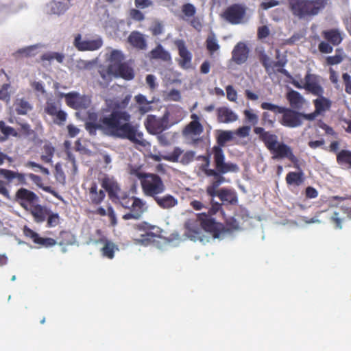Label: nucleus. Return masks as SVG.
Returning <instances> with one entry per match:
<instances>
[{
    "label": "nucleus",
    "mask_w": 351,
    "mask_h": 351,
    "mask_svg": "<svg viewBox=\"0 0 351 351\" xmlns=\"http://www.w3.org/2000/svg\"><path fill=\"white\" fill-rule=\"evenodd\" d=\"M117 199L121 206L130 210L129 213L123 215L125 220L138 219L146 210L145 202L139 197L123 195Z\"/></svg>",
    "instance_id": "7"
},
{
    "label": "nucleus",
    "mask_w": 351,
    "mask_h": 351,
    "mask_svg": "<svg viewBox=\"0 0 351 351\" xmlns=\"http://www.w3.org/2000/svg\"><path fill=\"white\" fill-rule=\"evenodd\" d=\"M47 226L49 228L55 227L60 223V217L58 213H53L51 210L47 217Z\"/></svg>",
    "instance_id": "49"
},
{
    "label": "nucleus",
    "mask_w": 351,
    "mask_h": 351,
    "mask_svg": "<svg viewBox=\"0 0 351 351\" xmlns=\"http://www.w3.org/2000/svg\"><path fill=\"white\" fill-rule=\"evenodd\" d=\"M45 111L49 115L54 117L60 110L54 103H47Z\"/></svg>",
    "instance_id": "62"
},
{
    "label": "nucleus",
    "mask_w": 351,
    "mask_h": 351,
    "mask_svg": "<svg viewBox=\"0 0 351 351\" xmlns=\"http://www.w3.org/2000/svg\"><path fill=\"white\" fill-rule=\"evenodd\" d=\"M15 199L22 208L29 210L38 203L39 197L34 192L25 188H21L15 194Z\"/></svg>",
    "instance_id": "10"
},
{
    "label": "nucleus",
    "mask_w": 351,
    "mask_h": 351,
    "mask_svg": "<svg viewBox=\"0 0 351 351\" xmlns=\"http://www.w3.org/2000/svg\"><path fill=\"white\" fill-rule=\"evenodd\" d=\"M149 56L152 59L160 60L164 62H169L171 61V54L160 44H158L150 51Z\"/></svg>",
    "instance_id": "28"
},
{
    "label": "nucleus",
    "mask_w": 351,
    "mask_h": 351,
    "mask_svg": "<svg viewBox=\"0 0 351 351\" xmlns=\"http://www.w3.org/2000/svg\"><path fill=\"white\" fill-rule=\"evenodd\" d=\"M114 75L126 80H131L134 77V72L128 63L123 62L114 69Z\"/></svg>",
    "instance_id": "26"
},
{
    "label": "nucleus",
    "mask_w": 351,
    "mask_h": 351,
    "mask_svg": "<svg viewBox=\"0 0 351 351\" xmlns=\"http://www.w3.org/2000/svg\"><path fill=\"white\" fill-rule=\"evenodd\" d=\"M32 109L31 104L24 99H17L15 110L18 114L25 115Z\"/></svg>",
    "instance_id": "40"
},
{
    "label": "nucleus",
    "mask_w": 351,
    "mask_h": 351,
    "mask_svg": "<svg viewBox=\"0 0 351 351\" xmlns=\"http://www.w3.org/2000/svg\"><path fill=\"white\" fill-rule=\"evenodd\" d=\"M247 12V7L242 3H233L228 6L221 14V17L232 25L243 23Z\"/></svg>",
    "instance_id": "8"
},
{
    "label": "nucleus",
    "mask_w": 351,
    "mask_h": 351,
    "mask_svg": "<svg viewBox=\"0 0 351 351\" xmlns=\"http://www.w3.org/2000/svg\"><path fill=\"white\" fill-rule=\"evenodd\" d=\"M135 100L136 103L140 105L139 112L141 114H145L151 110L152 108L149 106L151 101H147V98L143 95L138 94L136 95Z\"/></svg>",
    "instance_id": "42"
},
{
    "label": "nucleus",
    "mask_w": 351,
    "mask_h": 351,
    "mask_svg": "<svg viewBox=\"0 0 351 351\" xmlns=\"http://www.w3.org/2000/svg\"><path fill=\"white\" fill-rule=\"evenodd\" d=\"M153 199L158 206L164 210H170L178 204L177 198L171 194H166L162 196L157 195Z\"/></svg>",
    "instance_id": "19"
},
{
    "label": "nucleus",
    "mask_w": 351,
    "mask_h": 351,
    "mask_svg": "<svg viewBox=\"0 0 351 351\" xmlns=\"http://www.w3.org/2000/svg\"><path fill=\"white\" fill-rule=\"evenodd\" d=\"M302 112L287 108V126L296 128L302 123Z\"/></svg>",
    "instance_id": "25"
},
{
    "label": "nucleus",
    "mask_w": 351,
    "mask_h": 351,
    "mask_svg": "<svg viewBox=\"0 0 351 351\" xmlns=\"http://www.w3.org/2000/svg\"><path fill=\"white\" fill-rule=\"evenodd\" d=\"M249 56V49L242 42L237 43L232 51V60L237 64L245 63Z\"/></svg>",
    "instance_id": "16"
},
{
    "label": "nucleus",
    "mask_w": 351,
    "mask_h": 351,
    "mask_svg": "<svg viewBox=\"0 0 351 351\" xmlns=\"http://www.w3.org/2000/svg\"><path fill=\"white\" fill-rule=\"evenodd\" d=\"M182 12L186 18H191L195 16L196 8L193 4L188 3L182 6Z\"/></svg>",
    "instance_id": "50"
},
{
    "label": "nucleus",
    "mask_w": 351,
    "mask_h": 351,
    "mask_svg": "<svg viewBox=\"0 0 351 351\" xmlns=\"http://www.w3.org/2000/svg\"><path fill=\"white\" fill-rule=\"evenodd\" d=\"M322 36L334 46L339 45L343 40L340 31L335 28L323 31Z\"/></svg>",
    "instance_id": "27"
},
{
    "label": "nucleus",
    "mask_w": 351,
    "mask_h": 351,
    "mask_svg": "<svg viewBox=\"0 0 351 351\" xmlns=\"http://www.w3.org/2000/svg\"><path fill=\"white\" fill-rule=\"evenodd\" d=\"M65 101L68 106L75 110L87 109L91 100L88 96L81 95L76 92H71L65 95Z\"/></svg>",
    "instance_id": "12"
},
{
    "label": "nucleus",
    "mask_w": 351,
    "mask_h": 351,
    "mask_svg": "<svg viewBox=\"0 0 351 351\" xmlns=\"http://www.w3.org/2000/svg\"><path fill=\"white\" fill-rule=\"evenodd\" d=\"M10 88L9 84H4L0 88V99L8 101L10 99V94L8 88Z\"/></svg>",
    "instance_id": "61"
},
{
    "label": "nucleus",
    "mask_w": 351,
    "mask_h": 351,
    "mask_svg": "<svg viewBox=\"0 0 351 351\" xmlns=\"http://www.w3.org/2000/svg\"><path fill=\"white\" fill-rule=\"evenodd\" d=\"M64 56L62 53L58 52H49L44 53L41 56V60L45 61H51L53 60H56L59 63H62L64 60Z\"/></svg>",
    "instance_id": "47"
},
{
    "label": "nucleus",
    "mask_w": 351,
    "mask_h": 351,
    "mask_svg": "<svg viewBox=\"0 0 351 351\" xmlns=\"http://www.w3.org/2000/svg\"><path fill=\"white\" fill-rule=\"evenodd\" d=\"M88 196L92 204L98 205L103 202L106 194L102 189H98L96 182H93L88 189Z\"/></svg>",
    "instance_id": "24"
},
{
    "label": "nucleus",
    "mask_w": 351,
    "mask_h": 351,
    "mask_svg": "<svg viewBox=\"0 0 351 351\" xmlns=\"http://www.w3.org/2000/svg\"><path fill=\"white\" fill-rule=\"evenodd\" d=\"M131 99L126 95L122 99H113L107 101L108 108L111 110L109 114L99 115L97 121V114H90L89 118L94 121L87 122L86 129L90 134L101 130L105 134L128 139L133 143L145 145L143 134L138 130V126L131 121L132 116L125 110Z\"/></svg>",
    "instance_id": "1"
},
{
    "label": "nucleus",
    "mask_w": 351,
    "mask_h": 351,
    "mask_svg": "<svg viewBox=\"0 0 351 351\" xmlns=\"http://www.w3.org/2000/svg\"><path fill=\"white\" fill-rule=\"evenodd\" d=\"M164 30L163 25L160 22H155L150 27V31L153 36H158L162 34Z\"/></svg>",
    "instance_id": "53"
},
{
    "label": "nucleus",
    "mask_w": 351,
    "mask_h": 351,
    "mask_svg": "<svg viewBox=\"0 0 351 351\" xmlns=\"http://www.w3.org/2000/svg\"><path fill=\"white\" fill-rule=\"evenodd\" d=\"M54 117H56V119L53 121L54 123L58 125H62L66 121L67 115L65 112L60 110Z\"/></svg>",
    "instance_id": "63"
},
{
    "label": "nucleus",
    "mask_w": 351,
    "mask_h": 351,
    "mask_svg": "<svg viewBox=\"0 0 351 351\" xmlns=\"http://www.w3.org/2000/svg\"><path fill=\"white\" fill-rule=\"evenodd\" d=\"M342 80L345 84V91L351 95V76L348 73H344L342 75Z\"/></svg>",
    "instance_id": "58"
},
{
    "label": "nucleus",
    "mask_w": 351,
    "mask_h": 351,
    "mask_svg": "<svg viewBox=\"0 0 351 351\" xmlns=\"http://www.w3.org/2000/svg\"><path fill=\"white\" fill-rule=\"evenodd\" d=\"M198 219L200 221L202 227L208 232H213L216 228V223L210 215L205 213H199L197 215Z\"/></svg>",
    "instance_id": "31"
},
{
    "label": "nucleus",
    "mask_w": 351,
    "mask_h": 351,
    "mask_svg": "<svg viewBox=\"0 0 351 351\" xmlns=\"http://www.w3.org/2000/svg\"><path fill=\"white\" fill-rule=\"evenodd\" d=\"M244 115H245L246 120L249 123H251L253 125H255L258 123V116L256 114L253 113L252 112V110H245L244 111Z\"/></svg>",
    "instance_id": "56"
},
{
    "label": "nucleus",
    "mask_w": 351,
    "mask_h": 351,
    "mask_svg": "<svg viewBox=\"0 0 351 351\" xmlns=\"http://www.w3.org/2000/svg\"><path fill=\"white\" fill-rule=\"evenodd\" d=\"M44 154L41 156V160L45 163L51 162L54 154V148L49 144H45L43 147Z\"/></svg>",
    "instance_id": "45"
},
{
    "label": "nucleus",
    "mask_w": 351,
    "mask_h": 351,
    "mask_svg": "<svg viewBox=\"0 0 351 351\" xmlns=\"http://www.w3.org/2000/svg\"><path fill=\"white\" fill-rule=\"evenodd\" d=\"M195 158V152L187 151L186 152L181 158L180 162L183 165H187L191 162Z\"/></svg>",
    "instance_id": "55"
},
{
    "label": "nucleus",
    "mask_w": 351,
    "mask_h": 351,
    "mask_svg": "<svg viewBox=\"0 0 351 351\" xmlns=\"http://www.w3.org/2000/svg\"><path fill=\"white\" fill-rule=\"evenodd\" d=\"M99 242L104 243V247L101 250L102 255L110 259L113 258L115 245L106 238L100 239Z\"/></svg>",
    "instance_id": "33"
},
{
    "label": "nucleus",
    "mask_w": 351,
    "mask_h": 351,
    "mask_svg": "<svg viewBox=\"0 0 351 351\" xmlns=\"http://www.w3.org/2000/svg\"><path fill=\"white\" fill-rule=\"evenodd\" d=\"M287 83L293 84L295 88L298 89H304V83L302 81L299 82L292 77L288 71H287Z\"/></svg>",
    "instance_id": "57"
},
{
    "label": "nucleus",
    "mask_w": 351,
    "mask_h": 351,
    "mask_svg": "<svg viewBox=\"0 0 351 351\" xmlns=\"http://www.w3.org/2000/svg\"><path fill=\"white\" fill-rule=\"evenodd\" d=\"M29 211L34 217V221L37 223H42L47 219L49 214L50 209L47 207L36 204Z\"/></svg>",
    "instance_id": "23"
},
{
    "label": "nucleus",
    "mask_w": 351,
    "mask_h": 351,
    "mask_svg": "<svg viewBox=\"0 0 351 351\" xmlns=\"http://www.w3.org/2000/svg\"><path fill=\"white\" fill-rule=\"evenodd\" d=\"M317 98L313 100V104L315 107V110L321 114L322 112L329 109L331 106V101L328 98L322 96H317Z\"/></svg>",
    "instance_id": "36"
},
{
    "label": "nucleus",
    "mask_w": 351,
    "mask_h": 351,
    "mask_svg": "<svg viewBox=\"0 0 351 351\" xmlns=\"http://www.w3.org/2000/svg\"><path fill=\"white\" fill-rule=\"evenodd\" d=\"M285 60L282 58L277 61H273L270 67V73H285Z\"/></svg>",
    "instance_id": "48"
},
{
    "label": "nucleus",
    "mask_w": 351,
    "mask_h": 351,
    "mask_svg": "<svg viewBox=\"0 0 351 351\" xmlns=\"http://www.w3.org/2000/svg\"><path fill=\"white\" fill-rule=\"evenodd\" d=\"M227 99L230 101H236L237 99V93L232 86L228 85L226 88Z\"/></svg>",
    "instance_id": "59"
},
{
    "label": "nucleus",
    "mask_w": 351,
    "mask_h": 351,
    "mask_svg": "<svg viewBox=\"0 0 351 351\" xmlns=\"http://www.w3.org/2000/svg\"><path fill=\"white\" fill-rule=\"evenodd\" d=\"M203 132V126L199 121H191L184 129L183 134L185 135L193 134L199 135Z\"/></svg>",
    "instance_id": "38"
},
{
    "label": "nucleus",
    "mask_w": 351,
    "mask_h": 351,
    "mask_svg": "<svg viewBox=\"0 0 351 351\" xmlns=\"http://www.w3.org/2000/svg\"><path fill=\"white\" fill-rule=\"evenodd\" d=\"M23 234L26 237L31 239L35 244L40 246L49 247L56 244L53 239L40 237L38 233L27 226L24 227Z\"/></svg>",
    "instance_id": "17"
},
{
    "label": "nucleus",
    "mask_w": 351,
    "mask_h": 351,
    "mask_svg": "<svg viewBox=\"0 0 351 351\" xmlns=\"http://www.w3.org/2000/svg\"><path fill=\"white\" fill-rule=\"evenodd\" d=\"M128 40L131 45L138 49H145L147 47L146 40L143 35L136 31L131 32Z\"/></svg>",
    "instance_id": "30"
},
{
    "label": "nucleus",
    "mask_w": 351,
    "mask_h": 351,
    "mask_svg": "<svg viewBox=\"0 0 351 351\" xmlns=\"http://www.w3.org/2000/svg\"><path fill=\"white\" fill-rule=\"evenodd\" d=\"M217 121L221 123H230L238 119V116L231 109L222 106L216 109Z\"/></svg>",
    "instance_id": "18"
},
{
    "label": "nucleus",
    "mask_w": 351,
    "mask_h": 351,
    "mask_svg": "<svg viewBox=\"0 0 351 351\" xmlns=\"http://www.w3.org/2000/svg\"><path fill=\"white\" fill-rule=\"evenodd\" d=\"M0 175L9 182L16 179L19 184H26L27 183L25 175L21 173L5 169H0Z\"/></svg>",
    "instance_id": "29"
},
{
    "label": "nucleus",
    "mask_w": 351,
    "mask_h": 351,
    "mask_svg": "<svg viewBox=\"0 0 351 351\" xmlns=\"http://www.w3.org/2000/svg\"><path fill=\"white\" fill-rule=\"evenodd\" d=\"M73 45L81 51H95L101 47L103 40L99 37L93 40H82L81 34H79L75 36Z\"/></svg>",
    "instance_id": "14"
},
{
    "label": "nucleus",
    "mask_w": 351,
    "mask_h": 351,
    "mask_svg": "<svg viewBox=\"0 0 351 351\" xmlns=\"http://www.w3.org/2000/svg\"><path fill=\"white\" fill-rule=\"evenodd\" d=\"M256 134L258 135L267 149L272 154L273 158H283L285 157V144L279 143L276 135L266 132L263 128L256 127L254 129Z\"/></svg>",
    "instance_id": "5"
},
{
    "label": "nucleus",
    "mask_w": 351,
    "mask_h": 351,
    "mask_svg": "<svg viewBox=\"0 0 351 351\" xmlns=\"http://www.w3.org/2000/svg\"><path fill=\"white\" fill-rule=\"evenodd\" d=\"M320 80V76L308 72L304 79V89L315 96H322L324 94V89Z\"/></svg>",
    "instance_id": "13"
},
{
    "label": "nucleus",
    "mask_w": 351,
    "mask_h": 351,
    "mask_svg": "<svg viewBox=\"0 0 351 351\" xmlns=\"http://www.w3.org/2000/svg\"><path fill=\"white\" fill-rule=\"evenodd\" d=\"M50 12L54 14H62L69 8V5L60 1H53L50 3Z\"/></svg>",
    "instance_id": "43"
},
{
    "label": "nucleus",
    "mask_w": 351,
    "mask_h": 351,
    "mask_svg": "<svg viewBox=\"0 0 351 351\" xmlns=\"http://www.w3.org/2000/svg\"><path fill=\"white\" fill-rule=\"evenodd\" d=\"M101 186L108 192L110 199L118 198L121 189L118 183L112 178L106 177L102 180Z\"/></svg>",
    "instance_id": "21"
},
{
    "label": "nucleus",
    "mask_w": 351,
    "mask_h": 351,
    "mask_svg": "<svg viewBox=\"0 0 351 351\" xmlns=\"http://www.w3.org/2000/svg\"><path fill=\"white\" fill-rule=\"evenodd\" d=\"M287 159L291 162L289 166L296 169L294 171H290L287 174V184L289 189L295 193H298V187L302 185L305 181V175L301 169L302 162L293 155L290 147L287 145Z\"/></svg>",
    "instance_id": "4"
},
{
    "label": "nucleus",
    "mask_w": 351,
    "mask_h": 351,
    "mask_svg": "<svg viewBox=\"0 0 351 351\" xmlns=\"http://www.w3.org/2000/svg\"><path fill=\"white\" fill-rule=\"evenodd\" d=\"M206 47L210 55L218 51L220 46L217 42L215 35L211 33L206 40Z\"/></svg>",
    "instance_id": "41"
},
{
    "label": "nucleus",
    "mask_w": 351,
    "mask_h": 351,
    "mask_svg": "<svg viewBox=\"0 0 351 351\" xmlns=\"http://www.w3.org/2000/svg\"><path fill=\"white\" fill-rule=\"evenodd\" d=\"M35 46H29L25 48L20 49L16 51V53L25 57H30L35 56Z\"/></svg>",
    "instance_id": "51"
},
{
    "label": "nucleus",
    "mask_w": 351,
    "mask_h": 351,
    "mask_svg": "<svg viewBox=\"0 0 351 351\" xmlns=\"http://www.w3.org/2000/svg\"><path fill=\"white\" fill-rule=\"evenodd\" d=\"M218 197L223 204L236 205L238 203V196L234 190L222 188L219 190Z\"/></svg>",
    "instance_id": "22"
},
{
    "label": "nucleus",
    "mask_w": 351,
    "mask_h": 351,
    "mask_svg": "<svg viewBox=\"0 0 351 351\" xmlns=\"http://www.w3.org/2000/svg\"><path fill=\"white\" fill-rule=\"evenodd\" d=\"M328 0H291L290 8L299 19L315 16L324 10Z\"/></svg>",
    "instance_id": "3"
},
{
    "label": "nucleus",
    "mask_w": 351,
    "mask_h": 351,
    "mask_svg": "<svg viewBox=\"0 0 351 351\" xmlns=\"http://www.w3.org/2000/svg\"><path fill=\"white\" fill-rule=\"evenodd\" d=\"M98 72L104 82L106 83L110 82L112 80V75H114V69L110 66L108 67L102 66H99Z\"/></svg>",
    "instance_id": "44"
},
{
    "label": "nucleus",
    "mask_w": 351,
    "mask_h": 351,
    "mask_svg": "<svg viewBox=\"0 0 351 351\" xmlns=\"http://www.w3.org/2000/svg\"><path fill=\"white\" fill-rule=\"evenodd\" d=\"M131 18L137 21H142L145 19L144 14L138 10L132 9L130 12Z\"/></svg>",
    "instance_id": "64"
},
{
    "label": "nucleus",
    "mask_w": 351,
    "mask_h": 351,
    "mask_svg": "<svg viewBox=\"0 0 351 351\" xmlns=\"http://www.w3.org/2000/svg\"><path fill=\"white\" fill-rule=\"evenodd\" d=\"M343 57L341 54H335L332 56H328L326 58V62L329 65H334L339 64L342 62Z\"/></svg>",
    "instance_id": "60"
},
{
    "label": "nucleus",
    "mask_w": 351,
    "mask_h": 351,
    "mask_svg": "<svg viewBox=\"0 0 351 351\" xmlns=\"http://www.w3.org/2000/svg\"><path fill=\"white\" fill-rule=\"evenodd\" d=\"M233 132L230 130H219L216 136L217 145L211 149L213 160L226 161V156L223 147L226 144L233 139Z\"/></svg>",
    "instance_id": "9"
},
{
    "label": "nucleus",
    "mask_w": 351,
    "mask_h": 351,
    "mask_svg": "<svg viewBox=\"0 0 351 351\" xmlns=\"http://www.w3.org/2000/svg\"><path fill=\"white\" fill-rule=\"evenodd\" d=\"M186 231L184 234L191 240L195 241L200 237V228L197 224L187 221L185 223Z\"/></svg>",
    "instance_id": "32"
},
{
    "label": "nucleus",
    "mask_w": 351,
    "mask_h": 351,
    "mask_svg": "<svg viewBox=\"0 0 351 351\" xmlns=\"http://www.w3.org/2000/svg\"><path fill=\"white\" fill-rule=\"evenodd\" d=\"M337 162L341 166L347 165V168L351 169V151L340 150L337 154Z\"/></svg>",
    "instance_id": "37"
},
{
    "label": "nucleus",
    "mask_w": 351,
    "mask_h": 351,
    "mask_svg": "<svg viewBox=\"0 0 351 351\" xmlns=\"http://www.w3.org/2000/svg\"><path fill=\"white\" fill-rule=\"evenodd\" d=\"M318 49L322 53H330L333 51V47L329 42L321 41L318 45Z\"/></svg>",
    "instance_id": "52"
},
{
    "label": "nucleus",
    "mask_w": 351,
    "mask_h": 351,
    "mask_svg": "<svg viewBox=\"0 0 351 351\" xmlns=\"http://www.w3.org/2000/svg\"><path fill=\"white\" fill-rule=\"evenodd\" d=\"M176 45L180 56V59L178 60L179 66L184 69H189L191 65V53L187 49L183 40H179L176 41Z\"/></svg>",
    "instance_id": "15"
},
{
    "label": "nucleus",
    "mask_w": 351,
    "mask_h": 351,
    "mask_svg": "<svg viewBox=\"0 0 351 351\" xmlns=\"http://www.w3.org/2000/svg\"><path fill=\"white\" fill-rule=\"evenodd\" d=\"M287 100L289 101L291 107L296 110L301 109L305 101V99L299 92L291 88L289 89L287 86Z\"/></svg>",
    "instance_id": "20"
},
{
    "label": "nucleus",
    "mask_w": 351,
    "mask_h": 351,
    "mask_svg": "<svg viewBox=\"0 0 351 351\" xmlns=\"http://www.w3.org/2000/svg\"><path fill=\"white\" fill-rule=\"evenodd\" d=\"M130 173L140 180L142 191L146 197L154 198L166 190L162 178L156 173L143 172L139 168L132 169Z\"/></svg>",
    "instance_id": "2"
},
{
    "label": "nucleus",
    "mask_w": 351,
    "mask_h": 351,
    "mask_svg": "<svg viewBox=\"0 0 351 351\" xmlns=\"http://www.w3.org/2000/svg\"><path fill=\"white\" fill-rule=\"evenodd\" d=\"M182 152L183 151L180 147H176L171 153L162 156V158L167 161L178 162Z\"/></svg>",
    "instance_id": "46"
},
{
    "label": "nucleus",
    "mask_w": 351,
    "mask_h": 351,
    "mask_svg": "<svg viewBox=\"0 0 351 351\" xmlns=\"http://www.w3.org/2000/svg\"><path fill=\"white\" fill-rule=\"evenodd\" d=\"M261 108L264 110L272 111L276 114H282L280 122L283 125H285V107H280L268 102H263L261 104Z\"/></svg>",
    "instance_id": "39"
},
{
    "label": "nucleus",
    "mask_w": 351,
    "mask_h": 351,
    "mask_svg": "<svg viewBox=\"0 0 351 351\" xmlns=\"http://www.w3.org/2000/svg\"><path fill=\"white\" fill-rule=\"evenodd\" d=\"M167 112L163 115L162 119H158L154 115H148L145 122V126L149 133L152 134H158L169 128L170 125L167 124Z\"/></svg>",
    "instance_id": "11"
},
{
    "label": "nucleus",
    "mask_w": 351,
    "mask_h": 351,
    "mask_svg": "<svg viewBox=\"0 0 351 351\" xmlns=\"http://www.w3.org/2000/svg\"><path fill=\"white\" fill-rule=\"evenodd\" d=\"M10 136L17 137L19 134L14 128L7 125L3 121H0V141H5Z\"/></svg>",
    "instance_id": "35"
},
{
    "label": "nucleus",
    "mask_w": 351,
    "mask_h": 351,
    "mask_svg": "<svg viewBox=\"0 0 351 351\" xmlns=\"http://www.w3.org/2000/svg\"><path fill=\"white\" fill-rule=\"evenodd\" d=\"M125 59V56L123 52L120 50L113 49L110 52L108 60L110 62V66H112L114 69L117 68L119 65L123 64V61Z\"/></svg>",
    "instance_id": "34"
},
{
    "label": "nucleus",
    "mask_w": 351,
    "mask_h": 351,
    "mask_svg": "<svg viewBox=\"0 0 351 351\" xmlns=\"http://www.w3.org/2000/svg\"><path fill=\"white\" fill-rule=\"evenodd\" d=\"M213 163L215 169L206 170L205 175L208 177H214V180L210 185L217 189L225 182L223 175L230 172L237 173L239 171V166L234 162L213 160Z\"/></svg>",
    "instance_id": "6"
},
{
    "label": "nucleus",
    "mask_w": 351,
    "mask_h": 351,
    "mask_svg": "<svg viewBox=\"0 0 351 351\" xmlns=\"http://www.w3.org/2000/svg\"><path fill=\"white\" fill-rule=\"evenodd\" d=\"M210 155L212 154H208L206 156H199L197 157L198 160H202L204 162V164L202 165V170L205 173L206 170H210L211 169L209 168L210 164Z\"/></svg>",
    "instance_id": "54"
}]
</instances>
